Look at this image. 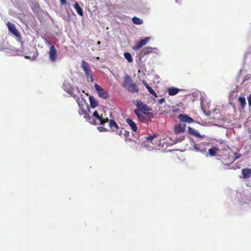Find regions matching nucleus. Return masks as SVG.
I'll return each instance as SVG.
<instances>
[{"instance_id": "1", "label": "nucleus", "mask_w": 251, "mask_h": 251, "mask_svg": "<svg viewBox=\"0 0 251 251\" xmlns=\"http://www.w3.org/2000/svg\"><path fill=\"white\" fill-rule=\"evenodd\" d=\"M217 159L220 160L225 166H229L234 162L233 155L229 149H222L218 154Z\"/></svg>"}, {"instance_id": "2", "label": "nucleus", "mask_w": 251, "mask_h": 251, "mask_svg": "<svg viewBox=\"0 0 251 251\" xmlns=\"http://www.w3.org/2000/svg\"><path fill=\"white\" fill-rule=\"evenodd\" d=\"M123 87L126 88L129 92L131 93H137L139 89L128 75H126L123 79L122 84Z\"/></svg>"}, {"instance_id": "3", "label": "nucleus", "mask_w": 251, "mask_h": 251, "mask_svg": "<svg viewBox=\"0 0 251 251\" xmlns=\"http://www.w3.org/2000/svg\"><path fill=\"white\" fill-rule=\"evenodd\" d=\"M146 142L152 149H155L161 145V139L158 137L157 134H153L146 137Z\"/></svg>"}, {"instance_id": "4", "label": "nucleus", "mask_w": 251, "mask_h": 251, "mask_svg": "<svg viewBox=\"0 0 251 251\" xmlns=\"http://www.w3.org/2000/svg\"><path fill=\"white\" fill-rule=\"evenodd\" d=\"M81 67L85 73V75L87 78L88 81H89L90 79V81L91 82H93L94 81V79L93 78L92 71L90 69L88 63L83 60L81 62Z\"/></svg>"}, {"instance_id": "5", "label": "nucleus", "mask_w": 251, "mask_h": 251, "mask_svg": "<svg viewBox=\"0 0 251 251\" xmlns=\"http://www.w3.org/2000/svg\"><path fill=\"white\" fill-rule=\"evenodd\" d=\"M134 113L138 117V119L142 122L146 121L145 116H147L149 118H152L153 117L152 113L140 111V110H134Z\"/></svg>"}, {"instance_id": "6", "label": "nucleus", "mask_w": 251, "mask_h": 251, "mask_svg": "<svg viewBox=\"0 0 251 251\" xmlns=\"http://www.w3.org/2000/svg\"><path fill=\"white\" fill-rule=\"evenodd\" d=\"M158 51V50L157 48L145 47L140 50L139 56L140 58H142L146 55L151 53H157Z\"/></svg>"}, {"instance_id": "7", "label": "nucleus", "mask_w": 251, "mask_h": 251, "mask_svg": "<svg viewBox=\"0 0 251 251\" xmlns=\"http://www.w3.org/2000/svg\"><path fill=\"white\" fill-rule=\"evenodd\" d=\"M94 87L100 97L104 99L108 98L109 96V94L105 89L97 84H95Z\"/></svg>"}, {"instance_id": "8", "label": "nucleus", "mask_w": 251, "mask_h": 251, "mask_svg": "<svg viewBox=\"0 0 251 251\" xmlns=\"http://www.w3.org/2000/svg\"><path fill=\"white\" fill-rule=\"evenodd\" d=\"M136 106L138 107L135 110H140V111L148 112L151 110V109L146 104L143 103L141 100H137L135 103Z\"/></svg>"}, {"instance_id": "9", "label": "nucleus", "mask_w": 251, "mask_h": 251, "mask_svg": "<svg viewBox=\"0 0 251 251\" xmlns=\"http://www.w3.org/2000/svg\"><path fill=\"white\" fill-rule=\"evenodd\" d=\"M50 60L51 62H55L57 60V50L54 45H51L49 51Z\"/></svg>"}, {"instance_id": "10", "label": "nucleus", "mask_w": 251, "mask_h": 251, "mask_svg": "<svg viewBox=\"0 0 251 251\" xmlns=\"http://www.w3.org/2000/svg\"><path fill=\"white\" fill-rule=\"evenodd\" d=\"M150 40V37H145L144 39L136 42L132 49L134 50H138L141 47L146 45L148 42Z\"/></svg>"}, {"instance_id": "11", "label": "nucleus", "mask_w": 251, "mask_h": 251, "mask_svg": "<svg viewBox=\"0 0 251 251\" xmlns=\"http://www.w3.org/2000/svg\"><path fill=\"white\" fill-rule=\"evenodd\" d=\"M7 26L8 27L9 31L13 35L17 37H20V34L16 28L15 25L8 22L7 23Z\"/></svg>"}, {"instance_id": "12", "label": "nucleus", "mask_w": 251, "mask_h": 251, "mask_svg": "<svg viewBox=\"0 0 251 251\" xmlns=\"http://www.w3.org/2000/svg\"><path fill=\"white\" fill-rule=\"evenodd\" d=\"M178 119L180 122L188 124L192 123L194 122V120L192 118L185 114H179L178 116Z\"/></svg>"}, {"instance_id": "13", "label": "nucleus", "mask_w": 251, "mask_h": 251, "mask_svg": "<svg viewBox=\"0 0 251 251\" xmlns=\"http://www.w3.org/2000/svg\"><path fill=\"white\" fill-rule=\"evenodd\" d=\"M93 115L99 121L100 124L101 125H104L105 123H106L108 121V118H103L102 115H99L98 112L97 111H95L93 113Z\"/></svg>"}, {"instance_id": "14", "label": "nucleus", "mask_w": 251, "mask_h": 251, "mask_svg": "<svg viewBox=\"0 0 251 251\" xmlns=\"http://www.w3.org/2000/svg\"><path fill=\"white\" fill-rule=\"evenodd\" d=\"M186 125L184 124H179L176 125L174 127V132L176 134L183 133L185 131Z\"/></svg>"}, {"instance_id": "15", "label": "nucleus", "mask_w": 251, "mask_h": 251, "mask_svg": "<svg viewBox=\"0 0 251 251\" xmlns=\"http://www.w3.org/2000/svg\"><path fill=\"white\" fill-rule=\"evenodd\" d=\"M221 150L216 147H212L208 150V154L210 156H217L219 152H221Z\"/></svg>"}, {"instance_id": "16", "label": "nucleus", "mask_w": 251, "mask_h": 251, "mask_svg": "<svg viewBox=\"0 0 251 251\" xmlns=\"http://www.w3.org/2000/svg\"><path fill=\"white\" fill-rule=\"evenodd\" d=\"M109 127L110 129L113 132H118V130L119 129V126L113 120H108Z\"/></svg>"}, {"instance_id": "17", "label": "nucleus", "mask_w": 251, "mask_h": 251, "mask_svg": "<svg viewBox=\"0 0 251 251\" xmlns=\"http://www.w3.org/2000/svg\"><path fill=\"white\" fill-rule=\"evenodd\" d=\"M126 123L129 126L132 130L136 132L137 131V126L136 124L131 119L129 118H127L126 119Z\"/></svg>"}, {"instance_id": "18", "label": "nucleus", "mask_w": 251, "mask_h": 251, "mask_svg": "<svg viewBox=\"0 0 251 251\" xmlns=\"http://www.w3.org/2000/svg\"><path fill=\"white\" fill-rule=\"evenodd\" d=\"M242 177L247 179L251 176V169L245 168L242 170Z\"/></svg>"}, {"instance_id": "19", "label": "nucleus", "mask_w": 251, "mask_h": 251, "mask_svg": "<svg viewBox=\"0 0 251 251\" xmlns=\"http://www.w3.org/2000/svg\"><path fill=\"white\" fill-rule=\"evenodd\" d=\"M142 83L151 95L156 98L158 97L156 92L148 85L146 81L143 80Z\"/></svg>"}, {"instance_id": "20", "label": "nucleus", "mask_w": 251, "mask_h": 251, "mask_svg": "<svg viewBox=\"0 0 251 251\" xmlns=\"http://www.w3.org/2000/svg\"><path fill=\"white\" fill-rule=\"evenodd\" d=\"M179 89L176 87H171L168 89V92L170 96H174L177 94Z\"/></svg>"}, {"instance_id": "21", "label": "nucleus", "mask_w": 251, "mask_h": 251, "mask_svg": "<svg viewBox=\"0 0 251 251\" xmlns=\"http://www.w3.org/2000/svg\"><path fill=\"white\" fill-rule=\"evenodd\" d=\"M90 104L92 108H95L98 105V101L93 96H90L89 97Z\"/></svg>"}, {"instance_id": "22", "label": "nucleus", "mask_w": 251, "mask_h": 251, "mask_svg": "<svg viewBox=\"0 0 251 251\" xmlns=\"http://www.w3.org/2000/svg\"><path fill=\"white\" fill-rule=\"evenodd\" d=\"M74 6L75 9L77 13L79 15L82 16L83 15V10H82V8L79 6V5L77 1H75Z\"/></svg>"}, {"instance_id": "23", "label": "nucleus", "mask_w": 251, "mask_h": 251, "mask_svg": "<svg viewBox=\"0 0 251 251\" xmlns=\"http://www.w3.org/2000/svg\"><path fill=\"white\" fill-rule=\"evenodd\" d=\"M188 131L190 134L193 135L196 137L199 138L201 137V135L199 133V132L197 130H196V129H194L191 127H188Z\"/></svg>"}, {"instance_id": "24", "label": "nucleus", "mask_w": 251, "mask_h": 251, "mask_svg": "<svg viewBox=\"0 0 251 251\" xmlns=\"http://www.w3.org/2000/svg\"><path fill=\"white\" fill-rule=\"evenodd\" d=\"M124 56L128 62L130 63L133 61L132 56L130 53L128 52H125Z\"/></svg>"}, {"instance_id": "25", "label": "nucleus", "mask_w": 251, "mask_h": 251, "mask_svg": "<svg viewBox=\"0 0 251 251\" xmlns=\"http://www.w3.org/2000/svg\"><path fill=\"white\" fill-rule=\"evenodd\" d=\"M132 22L136 25H141L143 23V21L136 17H134L132 18Z\"/></svg>"}, {"instance_id": "26", "label": "nucleus", "mask_w": 251, "mask_h": 251, "mask_svg": "<svg viewBox=\"0 0 251 251\" xmlns=\"http://www.w3.org/2000/svg\"><path fill=\"white\" fill-rule=\"evenodd\" d=\"M84 118L89 123L94 124V120L93 119L92 117H91L88 113H85L84 115Z\"/></svg>"}, {"instance_id": "27", "label": "nucleus", "mask_w": 251, "mask_h": 251, "mask_svg": "<svg viewBox=\"0 0 251 251\" xmlns=\"http://www.w3.org/2000/svg\"><path fill=\"white\" fill-rule=\"evenodd\" d=\"M238 101L243 107L246 104V99L244 97H240L238 98Z\"/></svg>"}, {"instance_id": "28", "label": "nucleus", "mask_w": 251, "mask_h": 251, "mask_svg": "<svg viewBox=\"0 0 251 251\" xmlns=\"http://www.w3.org/2000/svg\"><path fill=\"white\" fill-rule=\"evenodd\" d=\"M76 100V102H77V103H78V105L79 106L80 108V111H79V115H83V114H84H84H85V113H86L87 112H86V111H85L84 109H83L81 107H80V103H79V99H78V98H77V99Z\"/></svg>"}, {"instance_id": "29", "label": "nucleus", "mask_w": 251, "mask_h": 251, "mask_svg": "<svg viewBox=\"0 0 251 251\" xmlns=\"http://www.w3.org/2000/svg\"><path fill=\"white\" fill-rule=\"evenodd\" d=\"M235 156H233V159H234V162L237 159L239 158L241 156V154H238L236 153H234Z\"/></svg>"}, {"instance_id": "30", "label": "nucleus", "mask_w": 251, "mask_h": 251, "mask_svg": "<svg viewBox=\"0 0 251 251\" xmlns=\"http://www.w3.org/2000/svg\"><path fill=\"white\" fill-rule=\"evenodd\" d=\"M66 92L67 93H68L69 94H70L74 98H75L76 97V95L71 90H66Z\"/></svg>"}, {"instance_id": "31", "label": "nucleus", "mask_w": 251, "mask_h": 251, "mask_svg": "<svg viewBox=\"0 0 251 251\" xmlns=\"http://www.w3.org/2000/svg\"><path fill=\"white\" fill-rule=\"evenodd\" d=\"M99 130L100 131H106L107 130L103 127H99Z\"/></svg>"}, {"instance_id": "32", "label": "nucleus", "mask_w": 251, "mask_h": 251, "mask_svg": "<svg viewBox=\"0 0 251 251\" xmlns=\"http://www.w3.org/2000/svg\"><path fill=\"white\" fill-rule=\"evenodd\" d=\"M164 101H165V99L164 98H162V99H160L158 100V103L159 104H161L163 102H164Z\"/></svg>"}, {"instance_id": "33", "label": "nucleus", "mask_w": 251, "mask_h": 251, "mask_svg": "<svg viewBox=\"0 0 251 251\" xmlns=\"http://www.w3.org/2000/svg\"><path fill=\"white\" fill-rule=\"evenodd\" d=\"M248 100L249 104L251 105V94L250 95V96L248 97Z\"/></svg>"}, {"instance_id": "34", "label": "nucleus", "mask_w": 251, "mask_h": 251, "mask_svg": "<svg viewBox=\"0 0 251 251\" xmlns=\"http://www.w3.org/2000/svg\"><path fill=\"white\" fill-rule=\"evenodd\" d=\"M60 3L61 4H67L66 0H60Z\"/></svg>"}, {"instance_id": "35", "label": "nucleus", "mask_w": 251, "mask_h": 251, "mask_svg": "<svg viewBox=\"0 0 251 251\" xmlns=\"http://www.w3.org/2000/svg\"><path fill=\"white\" fill-rule=\"evenodd\" d=\"M184 139V136H182L180 137L179 139H177V140L178 142H180V141H182Z\"/></svg>"}, {"instance_id": "36", "label": "nucleus", "mask_w": 251, "mask_h": 251, "mask_svg": "<svg viewBox=\"0 0 251 251\" xmlns=\"http://www.w3.org/2000/svg\"><path fill=\"white\" fill-rule=\"evenodd\" d=\"M182 0H176V2L178 3H180Z\"/></svg>"}, {"instance_id": "37", "label": "nucleus", "mask_w": 251, "mask_h": 251, "mask_svg": "<svg viewBox=\"0 0 251 251\" xmlns=\"http://www.w3.org/2000/svg\"><path fill=\"white\" fill-rule=\"evenodd\" d=\"M135 143H136L138 142V144H139V143H140V141H135Z\"/></svg>"}, {"instance_id": "38", "label": "nucleus", "mask_w": 251, "mask_h": 251, "mask_svg": "<svg viewBox=\"0 0 251 251\" xmlns=\"http://www.w3.org/2000/svg\"><path fill=\"white\" fill-rule=\"evenodd\" d=\"M121 134H122V131H120V132L119 133V135H121Z\"/></svg>"}, {"instance_id": "39", "label": "nucleus", "mask_w": 251, "mask_h": 251, "mask_svg": "<svg viewBox=\"0 0 251 251\" xmlns=\"http://www.w3.org/2000/svg\"><path fill=\"white\" fill-rule=\"evenodd\" d=\"M47 45H50V42H48Z\"/></svg>"}, {"instance_id": "40", "label": "nucleus", "mask_w": 251, "mask_h": 251, "mask_svg": "<svg viewBox=\"0 0 251 251\" xmlns=\"http://www.w3.org/2000/svg\"><path fill=\"white\" fill-rule=\"evenodd\" d=\"M100 41H99V42H98V44H100Z\"/></svg>"}, {"instance_id": "41", "label": "nucleus", "mask_w": 251, "mask_h": 251, "mask_svg": "<svg viewBox=\"0 0 251 251\" xmlns=\"http://www.w3.org/2000/svg\"><path fill=\"white\" fill-rule=\"evenodd\" d=\"M129 141H132L131 139H128Z\"/></svg>"}]
</instances>
